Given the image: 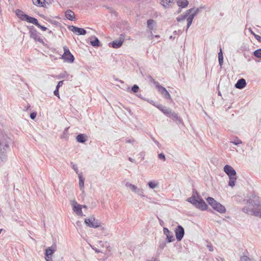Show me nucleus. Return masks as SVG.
<instances>
[{"label": "nucleus", "instance_id": "1", "mask_svg": "<svg viewBox=\"0 0 261 261\" xmlns=\"http://www.w3.org/2000/svg\"><path fill=\"white\" fill-rule=\"evenodd\" d=\"M247 206L242 208V211L249 215L261 218V200L259 197L252 195L248 200Z\"/></svg>", "mask_w": 261, "mask_h": 261}, {"label": "nucleus", "instance_id": "2", "mask_svg": "<svg viewBox=\"0 0 261 261\" xmlns=\"http://www.w3.org/2000/svg\"><path fill=\"white\" fill-rule=\"evenodd\" d=\"M11 143V138L6 133H0V160L2 162H6L7 160Z\"/></svg>", "mask_w": 261, "mask_h": 261}, {"label": "nucleus", "instance_id": "3", "mask_svg": "<svg viewBox=\"0 0 261 261\" xmlns=\"http://www.w3.org/2000/svg\"><path fill=\"white\" fill-rule=\"evenodd\" d=\"M199 12V8H192L186 11L185 13L177 17V21L178 22L184 20L187 18V25L186 32L191 25L194 18Z\"/></svg>", "mask_w": 261, "mask_h": 261}, {"label": "nucleus", "instance_id": "4", "mask_svg": "<svg viewBox=\"0 0 261 261\" xmlns=\"http://www.w3.org/2000/svg\"><path fill=\"white\" fill-rule=\"evenodd\" d=\"M206 200L208 204L216 211L220 213H224L226 212V208L219 202L216 201L212 197H208Z\"/></svg>", "mask_w": 261, "mask_h": 261}, {"label": "nucleus", "instance_id": "5", "mask_svg": "<svg viewBox=\"0 0 261 261\" xmlns=\"http://www.w3.org/2000/svg\"><path fill=\"white\" fill-rule=\"evenodd\" d=\"M64 54L62 56V59L64 60L65 62L72 63L74 62V58L72 54L70 52L68 47L66 46L63 47Z\"/></svg>", "mask_w": 261, "mask_h": 261}, {"label": "nucleus", "instance_id": "6", "mask_svg": "<svg viewBox=\"0 0 261 261\" xmlns=\"http://www.w3.org/2000/svg\"><path fill=\"white\" fill-rule=\"evenodd\" d=\"M125 186L129 188L133 193L140 196L144 197V190L143 189L138 187L137 186L133 185L131 183L127 182L125 184Z\"/></svg>", "mask_w": 261, "mask_h": 261}, {"label": "nucleus", "instance_id": "7", "mask_svg": "<svg viewBox=\"0 0 261 261\" xmlns=\"http://www.w3.org/2000/svg\"><path fill=\"white\" fill-rule=\"evenodd\" d=\"M86 224L90 227L97 228L99 227V222L94 217L86 218L85 219Z\"/></svg>", "mask_w": 261, "mask_h": 261}, {"label": "nucleus", "instance_id": "8", "mask_svg": "<svg viewBox=\"0 0 261 261\" xmlns=\"http://www.w3.org/2000/svg\"><path fill=\"white\" fill-rule=\"evenodd\" d=\"M32 27L33 28L30 29L29 32L30 37L33 38L36 42L43 43V40L40 37V34L37 32V31L33 27Z\"/></svg>", "mask_w": 261, "mask_h": 261}, {"label": "nucleus", "instance_id": "9", "mask_svg": "<svg viewBox=\"0 0 261 261\" xmlns=\"http://www.w3.org/2000/svg\"><path fill=\"white\" fill-rule=\"evenodd\" d=\"M147 23L149 32V38L152 39L153 38V31L156 29V22L153 19H150L147 20Z\"/></svg>", "mask_w": 261, "mask_h": 261}, {"label": "nucleus", "instance_id": "10", "mask_svg": "<svg viewBox=\"0 0 261 261\" xmlns=\"http://www.w3.org/2000/svg\"><path fill=\"white\" fill-rule=\"evenodd\" d=\"M196 194L197 199L196 201L194 206L201 211L205 210L207 207V204L205 201L200 197V196L198 195V193Z\"/></svg>", "mask_w": 261, "mask_h": 261}, {"label": "nucleus", "instance_id": "11", "mask_svg": "<svg viewBox=\"0 0 261 261\" xmlns=\"http://www.w3.org/2000/svg\"><path fill=\"white\" fill-rule=\"evenodd\" d=\"M71 204L72 206L73 212L78 216H83V213L82 210V205L78 204L75 200L71 201Z\"/></svg>", "mask_w": 261, "mask_h": 261}, {"label": "nucleus", "instance_id": "12", "mask_svg": "<svg viewBox=\"0 0 261 261\" xmlns=\"http://www.w3.org/2000/svg\"><path fill=\"white\" fill-rule=\"evenodd\" d=\"M175 233L177 240L180 241L185 234V230L182 226L178 225L175 229Z\"/></svg>", "mask_w": 261, "mask_h": 261}, {"label": "nucleus", "instance_id": "13", "mask_svg": "<svg viewBox=\"0 0 261 261\" xmlns=\"http://www.w3.org/2000/svg\"><path fill=\"white\" fill-rule=\"evenodd\" d=\"M156 88L158 89L159 92L166 98L170 99H171V96L169 92L167 91L166 89L164 87L161 86L160 83H156Z\"/></svg>", "mask_w": 261, "mask_h": 261}, {"label": "nucleus", "instance_id": "14", "mask_svg": "<svg viewBox=\"0 0 261 261\" xmlns=\"http://www.w3.org/2000/svg\"><path fill=\"white\" fill-rule=\"evenodd\" d=\"M125 39V35L121 34L119 39L113 41L112 43V46L114 48H118L120 47Z\"/></svg>", "mask_w": 261, "mask_h": 261}, {"label": "nucleus", "instance_id": "15", "mask_svg": "<svg viewBox=\"0 0 261 261\" xmlns=\"http://www.w3.org/2000/svg\"><path fill=\"white\" fill-rule=\"evenodd\" d=\"M223 169L228 176H236V171L231 166L226 165L224 167Z\"/></svg>", "mask_w": 261, "mask_h": 261}, {"label": "nucleus", "instance_id": "16", "mask_svg": "<svg viewBox=\"0 0 261 261\" xmlns=\"http://www.w3.org/2000/svg\"><path fill=\"white\" fill-rule=\"evenodd\" d=\"M163 232L166 236L168 243L173 242L175 240L173 232L170 231L167 228L164 227L163 228Z\"/></svg>", "mask_w": 261, "mask_h": 261}, {"label": "nucleus", "instance_id": "17", "mask_svg": "<svg viewBox=\"0 0 261 261\" xmlns=\"http://www.w3.org/2000/svg\"><path fill=\"white\" fill-rule=\"evenodd\" d=\"M156 107L168 117L170 116L171 114L173 112L171 109L163 106L162 105H158L156 106Z\"/></svg>", "mask_w": 261, "mask_h": 261}, {"label": "nucleus", "instance_id": "18", "mask_svg": "<svg viewBox=\"0 0 261 261\" xmlns=\"http://www.w3.org/2000/svg\"><path fill=\"white\" fill-rule=\"evenodd\" d=\"M161 4L165 8H169L174 4V0H161Z\"/></svg>", "mask_w": 261, "mask_h": 261}, {"label": "nucleus", "instance_id": "19", "mask_svg": "<svg viewBox=\"0 0 261 261\" xmlns=\"http://www.w3.org/2000/svg\"><path fill=\"white\" fill-rule=\"evenodd\" d=\"M57 246L56 244H53L51 247L47 248L45 250V255L52 256L53 254L56 251Z\"/></svg>", "mask_w": 261, "mask_h": 261}, {"label": "nucleus", "instance_id": "20", "mask_svg": "<svg viewBox=\"0 0 261 261\" xmlns=\"http://www.w3.org/2000/svg\"><path fill=\"white\" fill-rule=\"evenodd\" d=\"M23 18H25L24 20H26L30 23H33V24L36 25V26L37 25H39L38 20L34 17H32L27 15H24Z\"/></svg>", "mask_w": 261, "mask_h": 261}, {"label": "nucleus", "instance_id": "21", "mask_svg": "<svg viewBox=\"0 0 261 261\" xmlns=\"http://www.w3.org/2000/svg\"><path fill=\"white\" fill-rule=\"evenodd\" d=\"M246 85V82L245 79H241L238 81L237 83L235 84L236 88L241 89L244 88Z\"/></svg>", "mask_w": 261, "mask_h": 261}, {"label": "nucleus", "instance_id": "22", "mask_svg": "<svg viewBox=\"0 0 261 261\" xmlns=\"http://www.w3.org/2000/svg\"><path fill=\"white\" fill-rule=\"evenodd\" d=\"M71 31L75 33H77L78 35H85L86 34V31L83 29L80 28L72 26Z\"/></svg>", "mask_w": 261, "mask_h": 261}, {"label": "nucleus", "instance_id": "23", "mask_svg": "<svg viewBox=\"0 0 261 261\" xmlns=\"http://www.w3.org/2000/svg\"><path fill=\"white\" fill-rule=\"evenodd\" d=\"M90 44L94 47H98L100 46V42L98 39L95 36H92L90 38Z\"/></svg>", "mask_w": 261, "mask_h": 261}, {"label": "nucleus", "instance_id": "24", "mask_svg": "<svg viewBox=\"0 0 261 261\" xmlns=\"http://www.w3.org/2000/svg\"><path fill=\"white\" fill-rule=\"evenodd\" d=\"M76 141L79 143H84L87 140V136L85 134H80L76 136Z\"/></svg>", "mask_w": 261, "mask_h": 261}, {"label": "nucleus", "instance_id": "25", "mask_svg": "<svg viewBox=\"0 0 261 261\" xmlns=\"http://www.w3.org/2000/svg\"><path fill=\"white\" fill-rule=\"evenodd\" d=\"M65 17L70 20H73L74 18V13L70 10L65 12Z\"/></svg>", "mask_w": 261, "mask_h": 261}, {"label": "nucleus", "instance_id": "26", "mask_svg": "<svg viewBox=\"0 0 261 261\" xmlns=\"http://www.w3.org/2000/svg\"><path fill=\"white\" fill-rule=\"evenodd\" d=\"M33 3L39 7H46V4L45 3V0H32Z\"/></svg>", "mask_w": 261, "mask_h": 261}, {"label": "nucleus", "instance_id": "27", "mask_svg": "<svg viewBox=\"0 0 261 261\" xmlns=\"http://www.w3.org/2000/svg\"><path fill=\"white\" fill-rule=\"evenodd\" d=\"M189 4L187 0H180L177 1V4L179 7L185 8Z\"/></svg>", "mask_w": 261, "mask_h": 261}, {"label": "nucleus", "instance_id": "28", "mask_svg": "<svg viewBox=\"0 0 261 261\" xmlns=\"http://www.w3.org/2000/svg\"><path fill=\"white\" fill-rule=\"evenodd\" d=\"M229 177L228 185L231 187H233L235 185L236 181L237 180L236 176H231Z\"/></svg>", "mask_w": 261, "mask_h": 261}, {"label": "nucleus", "instance_id": "29", "mask_svg": "<svg viewBox=\"0 0 261 261\" xmlns=\"http://www.w3.org/2000/svg\"><path fill=\"white\" fill-rule=\"evenodd\" d=\"M78 176L79 178V186L81 189H82L84 187L85 179L83 177L82 173H80Z\"/></svg>", "mask_w": 261, "mask_h": 261}, {"label": "nucleus", "instance_id": "30", "mask_svg": "<svg viewBox=\"0 0 261 261\" xmlns=\"http://www.w3.org/2000/svg\"><path fill=\"white\" fill-rule=\"evenodd\" d=\"M72 77V76H70L69 74H67V73L66 71L61 73L58 76V79H66L68 80H70V79H71Z\"/></svg>", "mask_w": 261, "mask_h": 261}, {"label": "nucleus", "instance_id": "31", "mask_svg": "<svg viewBox=\"0 0 261 261\" xmlns=\"http://www.w3.org/2000/svg\"><path fill=\"white\" fill-rule=\"evenodd\" d=\"M148 185L150 189H153L158 187L159 183L154 180L150 181L148 182Z\"/></svg>", "mask_w": 261, "mask_h": 261}, {"label": "nucleus", "instance_id": "32", "mask_svg": "<svg viewBox=\"0 0 261 261\" xmlns=\"http://www.w3.org/2000/svg\"><path fill=\"white\" fill-rule=\"evenodd\" d=\"M99 230L100 231V233L101 235H103L104 236H107L109 234V233L107 231V229L102 226H100L99 225Z\"/></svg>", "mask_w": 261, "mask_h": 261}, {"label": "nucleus", "instance_id": "33", "mask_svg": "<svg viewBox=\"0 0 261 261\" xmlns=\"http://www.w3.org/2000/svg\"><path fill=\"white\" fill-rule=\"evenodd\" d=\"M197 196L196 197L194 194L190 198H188L187 199V201L191 203H192L193 205H195L196 201L197 200Z\"/></svg>", "mask_w": 261, "mask_h": 261}, {"label": "nucleus", "instance_id": "34", "mask_svg": "<svg viewBox=\"0 0 261 261\" xmlns=\"http://www.w3.org/2000/svg\"><path fill=\"white\" fill-rule=\"evenodd\" d=\"M16 14L17 16L22 20H24L25 19V18H23V16L27 15V14H23V12L20 10H17L16 11Z\"/></svg>", "mask_w": 261, "mask_h": 261}, {"label": "nucleus", "instance_id": "35", "mask_svg": "<svg viewBox=\"0 0 261 261\" xmlns=\"http://www.w3.org/2000/svg\"><path fill=\"white\" fill-rule=\"evenodd\" d=\"M169 118L172 119L174 121H180V118L178 116L177 114L173 111L171 114Z\"/></svg>", "mask_w": 261, "mask_h": 261}, {"label": "nucleus", "instance_id": "36", "mask_svg": "<svg viewBox=\"0 0 261 261\" xmlns=\"http://www.w3.org/2000/svg\"><path fill=\"white\" fill-rule=\"evenodd\" d=\"M254 56L257 58H261V48L256 49L253 52Z\"/></svg>", "mask_w": 261, "mask_h": 261}, {"label": "nucleus", "instance_id": "37", "mask_svg": "<svg viewBox=\"0 0 261 261\" xmlns=\"http://www.w3.org/2000/svg\"><path fill=\"white\" fill-rule=\"evenodd\" d=\"M230 143L234 145H238L239 144H241L242 143V141L238 137H236L233 141H231Z\"/></svg>", "mask_w": 261, "mask_h": 261}, {"label": "nucleus", "instance_id": "38", "mask_svg": "<svg viewBox=\"0 0 261 261\" xmlns=\"http://www.w3.org/2000/svg\"><path fill=\"white\" fill-rule=\"evenodd\" d=\"M240 261H251V259L247 255H243L241 256Z\"/></svg>", "mask_w": 261, "mask_h": 261}, {"label": "nucleus", "instance_id": "39", "mask_svg": "<svg viewBox=\"0 0 261 261\" xmlns=\"http://www.w3.org/2000/svg\"><path fill=\"white\" fill-rule=\"evenodd\" d=\"M147 77H148V79H149V81H150V82H151V83H153V84L155 85V87L156 86V83H159L158 82L155 81V80L152 78V77L151 75H148L147 76Z\"/></svg>", "mask_w": 261, "mask_h": 261}, {"label": "nucleus", "instance_id": "40", "mask_svg": "<svg viewBox=\"0 0 261 261\" xmlns=\"http://www.w3.org/2000/svg\"><path fill=\"white\" fill-rule=\"evenodd\" d=\"M139 89V87L137 85H134L132 88V91L134 93L138 92Z\"/></svg>", "mask_w": 261, "mask_h": 261}, {"label": "nucleus", "instance_id": "41", "mask_svg": "<svg viewBox=\"0 0 261 261\" xmlns=\"http://www.w3.org/2000/svg\"><path fill=\"white\" fill-rule=\"evenodd\" d=\"M71 166L72 168L76 172L77 174H79V173H78L79 171L77 166L73 164L72 162L71 163Z\"/></svg>", "mask_w": 261, "mask_h": 261}, {"label": "nucleus", "instance_id": "42", "mask_svg": "<svg viewBox=\"0 0 261 261\" xmlns=\"http://www.w3.org/2000/svg\"><path fill=\"white\" fill-rule=\"evenodd\" d=\"M159 156V158L161 160H162L163 161H166V158H165V156L164 155V154L163 153H161L159 154L158 155Z\"/></svg>", "mask_w": 261, "mask_h": 261}, {"label": "nucleus", "instance_id": "43", "mask_svg": "<svg viewBox=\"0 0 261 261\" xmlns=\"http://www.w3.org/2000/svg\"><path fill=\"white\" fill-rule=\"evenodd\" d=\"M218 60H219V63L220 66V68H222V65L223 64V57L218 58Z\"/></svg>", "mask_w": 261, "mask_h": 261}, {"label": "nucleus", "instance_id": "44", "mask_svg": "<svg viewBox=\"0 0 261 261\" xmlns=\"http://www.w3.org/2000/svg\"><path fill=\"white\" fill-rule=\"evenodd\" d=\"M166 246V244L165 242H163L162 243H160L159 245V248L161 249H163Z\"/></svg>", "mask_w": 261, "mask_h": 261}, {"label": "nucleus", "instance_id": "45", "mask_svg": "<svg viewBox=\"0 0 261 261\" xmlns=\"http://www.w3.org/2000/svg\"><path fill=\"white\" fill-rule=\"evenodd\" d=\"M45 258L46 261H53L51 256L45 255Z\"/></svg>", "mask_w": 261, "mask_h": 261}, {"label": "nucleus", "instance_id": "46", "mask_svg": "<svg viewBox=\"0 0 261 261\" xmlns=\"http://www.w3.org/2000/svg\"><path fill=\"white\" fill-rule=\"evenodd\" d=\"M54 94L59 98V88H56L54 92Z\"/></svg>", "mask_w": 261, "mask_h": 261}, {"label": "nucleus", "instance_id": "47", "mask_svg": "<svg viewBox=\"0 0 261 261\" xmlns=\"http://www.w3.org/2000/svg\"><path fill=\"white\" fill-rule=\"evenodd\" d=\"M37 27H38L39 28L41 29L43 31H45L47 30V28L40 25L39 23V25H37Z\"/></svg>", "mask_w": 261, "mask_h": 261}, {"label": "nucleus", "instance_id": "48", "mask_svg": "<svg viewBox=\"0 0 261 261\" xmlns=\"http://www.w3.org/2000/svg\"><path fill=\"white\" fill-rule=\"evenodd\" d=\"M36 113L35 112H33L30 114V117L32 119H34L36 117Z\"/></svg>", "mask_w": 261, "mask_h": 261}, {"label": "nucleus", "instance_id": "49", "mask_svg": "<svg viewBox=\"0 0 261 261\" xmlns=\"http://www.w3.org/2000/svg\"><path fill=\"white\" fill-rule=\"evenodd\" d=\"M63 84V81H59L58 83V85L56 86V88H59L60 87L62 86Z\"/></svg>", "mask_w": 261, "mask_h": 261}, {"label": "nucleus", "instance_id": "50", "mask_svg": "<svg viewBox=\"0 0 261 261\" xmlns=\"http://www.w3.org/2000/svg\"><path fill=\"white\" fill-rule=\"evenodd\" d=\"M135 140L134 139H126V143H133L135 142Z\"/></svg>", "mask_w": 261, "mask_h": 261}, {"label": "nucleus", "instance_id": "51", "mask_svg": "<svg viewBox=\"0 0 261 261\" xmlns=\"http://www.w3.org/2000/svg\"><path fill=\"white\" fill-rule=\"evenodd\" d=\"M206 247L208 248L210 251H213L214 250L213 247L211 244H207Z\"/></svg>", "mask_w": 261, "mask_h": 261}, {"label": "nucleus", "instance_id": "52", "mask_svg": "<svg viewBox=\"0 0 261 261\" xmlns=\"http://www.w3.org/2000/svg\"><path fill=\"white\" fill-rule=\"evenodd\" d=\"M254 36V37L255 38V39L256 40H257L258 41H260V40H261V37L258 35H256V34H254L253 35Z\"/></svg>", "mask_w": 261, "mask_h": 261}, {"label": "nucleus", "instance_id": "53", "mask_svg": "<svg viewBox=\"0 0 261 261\" xmlns=\"http://www.w3.org/2000/svg\"><path fill=\"white\" fill-rule=\"evenodd\" d=\"M147 101L149 103H151V105H152L153 106H155V107H156V106H158V105H156V104L153 102V100H152L147 99Z\"/></svg>", "mask_w": 261, "mask_h": 261}, {"label": "nucleus", "instance_id": "54", "mask_svg": "<svg viewBox=\"0 0 261 261\" xmlns=\"http://www.w3.org/2000/svg\"><path fill=\"white\" fill-rule=\"evenodd\" d=\"M222 57H223V53H222L221 49H220V51L218 54V58H222Z\"/></svg>", "mask_w": 261, "mask_h": 261}, {"label": "nucleus", "instance_id": "55", "mask_svg": "<svg viewBox=\"0 0 261 261\" xmlns=\"http://www.w3.org/2000/svg\"><path fill=\"white\" fill-rule=\"evenodd\" d=\"M153 140L154 142L159 147V146H160L159 142L154 139H153Z\"/></svg>", "mask_w": 261, "mask_h": 261}, {"label": "nucleus", "instance_id": "56", "mask_svg": "<svg viewBox=\"0 0 261 261\" xmlns=\"http://www.w3.org/2000/svg\"><path fill=\"white\" fill-rule=\"evenodd\" d=\"M128 160H129V161H130L131 162H133V163H134V162H135V160H134L133 159H132V158H130V157H129V158H128Z\"/></svg>", "mask_w": 261, "mask_h": 261}, {"label": "nucleus", "instance_id": "57", "mask_svg": "<svg viewBox=\"0 0 261 261\" xmlns=\"http://www.w3.org/2000/svg\"><path fill=\"white\" fill-rule=\"evenodd\" d=\"M249 31L251 33V34H252L253 35H254V34H255V33L252 31V30L250 28L249 29Z\"/></svg>", "mask_w": 261, "mask_h": 261}, {"label": "nucleus", "instance_id": "58", "mask_svg": "<svg viewBox=\"0 0 261 261\" xmlns=\"http://www.w3.org/2000/svg\"><path fill=\"white\" fill-rule=\"evenodd\" d=\"M155 37V38H159L160 37V35H156L153 36V37Z\"/></svg>", "mask_w": 261, "mask_h": 261}, {"label": "nucleus", "instance_id": "59", "mask_svg": "<svg viewBox=\"0 0 261 261\" xmlns=\"http://www.w3.org/2000/svg\"><path fill=\"white\" fill-rule=\"evenodd\" d=\"M82 207H83L84 208H87V206L85 205H82Z\"/></svg>", "mask_w": 261, "mask_h": 261}, {"label": "nucleus", "instance_id": "60", "mask_svg": "<svg viewBox=\"0 0 261 261\" xmlns=\"http://www.w3.org/2000/svg\"><path fill=\"white\" fill-rule=\"evenodd\" d=\"M3 229H0V233L2 232Z\"/></svg>", "mask_w": 261, "mask_h": 261}, {"label": "nucleus", "instance_id": "61", "mask_svg": "<svg viewBox=\"0 0 261 261\" xmlns=\"http://www.w3.org/2000/svg\"><path fill=\"white\" fill-rule=\"evenodd\" d=\"M95 251H96V252H99V250H95Z\"/></svg>", "mask_w": 261, "mask_h": 261}, {"label": "nucleus", "instance_id": "62", "mask_svg": "<svg viewBox=\"0 0 261 261\" xmlns=\"http://www.w3.org/2000/svg\"><path fill=\"white\" fill-rule=\"evenodd\" d=\"M138 96H139V97L141 98L142 99H143V97H141V96H139V95H138Z\"/></svg>", "mask_w": 261, "mask_h": 261}, {"label": "nucleus", "instance_id": "63", "mask_svg": "<svg viewBox=\"0 0 261 261\" xmlns=\"http://www.w3.org/2000/svg\"><path fill=\"white\" fill-rule=\"evenodd\" d=\"M141 155H143V153H141Z\"/></svg>", "mask_w": 261, "mask_h": 261}, {"label": "nucleus", "instance_id": "64", "mask_svg": "<svg viewBox=\"0 0 261 261\" xmlns=\"http://www.w3.org/2000/svg\"><path fill=\"white\" fill-rule=\"evenodd\" d=\"M260 261H261V259H260Z\"/></svg>", "mask_w": 261, "mask_h": 261}]
</instances>
